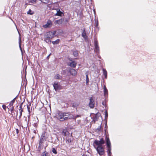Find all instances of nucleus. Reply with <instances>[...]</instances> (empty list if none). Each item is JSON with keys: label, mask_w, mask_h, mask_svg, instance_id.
I'll return each instance as SVG.
<instances>
[{"label": "nucleus", "mask_w": 156, "mask_h": 156, "mask_svg": "<svg viewBox=\"0 0 156 156\" xmlns=\"http://www.w3.org/2000/svg\"><path fill=\"white\" fill-rule=\"evenodd\" d=\"M11 115L14 116H17L18 115V112L16 111H13L11 112Z\"/></svg>", "instance_id": "obj_24"}, {"label": "nucleus", "mask_w": 156, "mask_h": 156, "mask_svg": "<svg viewBox=\"0 0 156 156\" xmlns=\"http://www.w3.org/2000/svg\"><path fill=\"white\" fill-rule=\"evenodd\" d=\"M44 41L46 42V43L51 42V41L50 39L51 38L49 37H46V36H45L44 35Z\"/></svg>", "instance_id": "obj_21"}, {"label": "nucleus", "mask_w": 156, "mask_h": 156, "mask_svg": "<svg viewBox=\"0 0 156 156\" xmlns=\"http://www.w3.org/2000/svg\"><path fill=\"white\" fill-rule=\"evenodd\" d=\"M67 132V130L66 129H63L62 130V135L64 136H66V133Z\"/></svg>", "instance_id": "obj_27"}, {"label": "nucleus", "mask_w": 156, "mask_h": 156, "mask_svg": "<svg viewBox=\"0 0 156 156\" xmlns=\"http://www.w3.org/2000/svg\"><path fill=\"white\" fill-rule=\"evenodd\" d=\"M105 143V141L103 138L100 139L99 140H95L93 144V145H94L95 146H102V145Z\"/></svg>", "instance_id": "obj_4"}, {"label": "nucleus", "mask_w": 156, "mask_h": 156, "mask_svg": "<svg viewBox=\"0 0 156 156\" xmlns=\"http://www.w3.org/2000/svg\"><path fill=\"white\" fill-rule=\"evenodd\" d=\"M16 132L17 134H18L19 133V129H16Z\"/></svg>", "instance_id": "obj_42"}, {"label": "nucleus", "mask_w": 156, "mask_h": 156, "mask_svg": "<svg viewBox=\"0 0 156 156\" xmlns=\"http://www.w3.org/2000/svg\"><path fill=\"white\" fill-rule=\"evenodd\" d=\"M41 138L43 139H45L46 140V137L45 136V133H43L42 135L41 136Z\"/></svg>", "instance_id": "obj_32"}, {"label": "nucleus", "mask_w": 156, "mask_h": 156, "mask_svg": "<svg viewBox=\"0 0 156 156\" xmlns=\"http://www.w3.org/2000/svg\"><path fill=\"white\" fill-rule=\"evenodd\" d=\"M105 140L106 143V146L108 148L107 152L108 156H111V146L110 141L109 137L107 135L105 136Z\"/></svg>", "instance_id": "obj_2"}, {"label": "nucleus", "mask_w": 156, "mask_h": 156, "mask_svg": "<svg viewBox=\"0 0 156 156\" xmlns=\"http://www.w3.org/2000/svg\"><path fill=\"white\" fill-rule=\"evenodd\" d=\"M21 36L20 34H19V47L21 50H22L21 48Z\"/></svg>", "instance_id": "obj_18"}, {"label": "nucleus", "mask_w": 156, "mask_h": 156, "mask_svg": "<svg viewBox=\"0 0 156 156\" xmlns=\"http://www.w3.org/2000/svg\"><path fill=\"white\" fill-rule=\"evenodd\" d=\"M32 122L33 126L35 127V128H37L38 126V124L39 122V120L38 118L35 117L32 118Z\"/></svg>", "instance_id": "obj_8"}, {"label": "nucleus", "mask_w": 156, "mask_h": 156, "mask_svg": "<svg viewBox=\"0 0 156 156\" xmlns=\"http://www.w3.org/2000/svg\"><path fill=\"white\" fill-rule=\"evenodd\" d=\"M13 111H15L14 110V108L13 106H12V108H11V112H12Z\"/></svg>", "instance_id": "obj_43"}, {"label": "nucleus", "mask_w": 156, "mask_h": 156, "mask_svg": "<svg viewBox=\"0 0 156 156\" xmlns=\"http://www.w3.org/2000/svg\"><path fill=\"white\" fill-rule=\"evenodd\" d=\"M57 118L61 121L67 120L73 118V115L69 112H59L56 115Z\"/></svg>", "instance_id": "obj_1"}, {"label": "nucleus", "mask_w": 156, "mask_h": 156, "mask_svg": "<svg viewBox=\"0 0 156 156\" xmlns=\"http://www.w3.org/2000/svg\"><path fill=\"white\" fill-rule=\"evenodd\" d=\"M56 33V31H49L47 32L46 33L44 34L45 36L46 37H48L51 39H52L54 38L55 36V34Z\"/></svg>", "instance_id": "obj_6"}, {"label": "nucleus", "mask_w": 156, "mask_h": 156, "mask_svg": "<svg viewBox=\"0 0 156 156\" xmlns=\"http://www.w3.org/2000/svg\"><path fill=\"white\" fill-rule=\"evenodd\" d=\"M19 122L22 126L23 125L27 126L28 124V122L27 121V118L24 116L22 119H19Z\"/></svg>", "instance_id": "obj_5"}, {"label": "nucleus", "mask_w": 156, "mask_h": 156, "mask_svg": "<svg viewBox=\"0 0 156 156\" xmlns=\"http://www.w3.org/2000/svg\"><path fill=\"white\" fill-rule=\"evenodd\" d=\"M29 106H27V109H28V112H29V113H30V108L29 107Z\"/></svg>", "instance_id": "obj_41"}, {"label": "nucleus", "mask_w": 156, "mask_h": 156, "mask_svg": "<svg viewBox=\"0 0 156 156\" xmlns=\"http://www.w3.org/2000/svg\"><path fill=\"white\" fill-rule=\"evenodd\" d=\"M69 72L73 76H75L77 74V72L75 69H70Z\"/></svg>", "instance_id": "obj_13"}, {"label": "nucleus", "mask_w": 156, "mask_h": 156, "mask_svg": "<svg viewBox=\"0 0 156 156\" xmlns=\"http://www.w3.org/2000/svg\"><path fill=\"white\" fill-rule=\"evenodd\" d=\"M16 100V98H14L9 103V105L11 106H13L14 103L15 102Z\"/></svg>", "instance_id": "obj_31"}, {"label": "nucleus", "mask_w": 156, "mask_h": 156, "mask_svg": "<svg viewBox=\"0 0 156 156\" xmlns=\"http://www.w3.org/2000/svg\"><path fill=\"white\" fill-rule=\"evenodd\" d=\"M75 105H75V103H73L72 107H75L76 106Z\"/></svg>", "instance_id": "obj_45"}, {"label": "nucleus", "mask_w": 156, "mask_h": 156, "mask_svg": "<svg viewBox=\"0 0 156 156\" xmlns=\"http://www.w3.org/2000/svg\"><path fill=\"white\" fill-rule=\"evenodd\" d=\"M3 108L6 111V108H7L6 106L5 105H3L2 106Z\"/></svg>", "instance_id": "obj_37"}, {"label": "nucleus", "mask_w": 156, "mask_h": 156, "mask_svg": "<svg viewBox=\"0 0 156 156\" xmlns=\"http://www.w3.org/2000/svg\"><path fill=\"white\" fill-rule=\"evenodd\" d=\"M27 14L32 15L34 13V12L33 11H32L31 9H29L28 11H27Z\"/></svg>", "instance_id": "obj_30"}, {"label": "nucleus", "mask_w": 156, "mask_h": 156, "mask_svg": "<svg viewBox=\"0 0 156 156\" xmlns=\"http://www.w3.org/2000/svg\"><path fill=\"white\" fill-rule=\"evenodd\" d=\"M102 104H103V105H104V103H103V102Z\"/></svg>", "instance_id": "obj_49"}, {"label": "nucleus", "mask_w": 156, "mask_h": 156, "mask_svg": "<svg viewBox=\"0 0 156 156\" xmlns=\"http://www.w3.org/2000/svg\"><path fill=\"white\" fill-rule=\"evenodd\" d=\"M37 0H30V1L32 3L36 2Z\"/></svg>", "instance_id": "obj_39"}, {"label": "nucleus", "mask_w": 156, "mask_h": 156, "mask_svg": "<svg viewBox=\"0 0 156 156\" xmlns=\"http://www.w3.org/2000/svg\"><path fill=\"white\" fill-rule=\"evenodd\" d=\"M73 55L74 57H77L79 55V51H78L76 50L73 51Z\"/></svg>", "instance_id": "obj_23"}, {"label": "nucleus", "mask_w": 156, "mask_h": 156, "mask_svg": "<svg viewBox=\"0 0 156 156\" xmlns=\"http://www.w3.org/2000/svg\"><path fill=\"white\" fill-rule=\"evenodd\" d=\"M55 4L53 3H51L50 4H49L47 5V6L51 9H56L54 6Z\"/></svg>", "instance_id": "obj_16"}, {"label": "nucleus", "mask_w": 156, "mask_h": 156, "mask_svg": "<svg viewBox=\"0 0 156 156\" xmlns=\"http://www.w3.org/2000/svg\"><path fill=\"white\" fill-rule=\"evenodd\" d=\"M68 141L69 142H70L71 143V139H68Z\"/></svg>", "instance_id": "obj_46"}, {"label": "nucleus", "mask_w": 156, "mask_h": 156, "mask_svg": "<svg viewBox=\"0 0 156 156\" xmlns=\"http://www.w3.org/2000/svg\"><path fill=\"white\" fill-rule=\"evenodd\" d=\"M54 89L55 91L60 90L62 89V86L58 82H55L53 84Z\"/></svg>", "instance_id": "obj_7"}, {"label": "nucleus", "mask_w": 156, "mask_h": 156, "mask_svg": "<svg viewBox=\"0 0 156 156\" xmlns=\"http://www.w3.org/2000/svg\"><path fill=\"white\" fill-rule=\"evenodd\" d=\"M101 126H98V127L97 128V130L98 131H101Z\"/></svg>", "instance_id": "obj_38"}, {"label": "nucleus", "mask_w": 156, "mask_h": 156, "mask_svg": "<svg viewBox=\"0 0 156 156\" xmlns=\"http://www.w3.org/2000/svg\"><path fill=\"white\" fill-rule=\"evenodd\" d=\"M59 75L58 74H57L55 76V78L56 79H59Z\"/></svg>", "instance_id": "obj_35"}, {"label": "nucleus", "mask_w": 156, "mask_h": 156, "mask_svg": "<svg viewBox=\"0 0 156 156\" xmlns=\"http://www.w3.org/2000/svg\"><path fill=\"white\" fill-rule=\"evenodd\" d=\"M60 41V39H57L56 41H52V43L53 44H57L59 43Z\"/></svg>", "instance_id": "obj_28"}, {"label": "nucleus", "mask_w": 156, "mask_h": 156, "mask_svg": "<svg viewBox=\"0 0 156 156\" xmlns=\"http://www.w3.org/2000/svg\"><path fill=\"white\" fill-rule=\"evenodd\" d=\"M52 152L53 153L55 154H56L57 153L56 150L54 148H52Z\"/></svg>", "instance_id": "obj_34"}, {"label": "nucleus", "mask_w": 156, "mask_h": 156, "mask_svg": "<svg viewBox=\"0 0 156 156\" xmlns=\"http://www.w3.org/2000/svg\"><path fill=\"white\" fill-rule=\"evenodd\" d=\"M98 114H96L94 116L93 118V121L94 122V123H95V122L98 120V119L99 117V116H98Z\"/></svg>", "instance_id": "obj_19"}, {"label": "nucleus", "mask_w": 156, "mask_h": 156, "mask_svg": "<svg viewBox=\"0 0 156 156\" xmlns=\"http://www.w3.org/2000/svg\"><path fill=\"white\" fill-rule=\"evenodd\" d=\"M86 83H88L89 82V79L88 77V75H86Z\"/></svg>", "instance_id": "obj_36"}, {"label": "nucleus", "mask_w": 156, "mask_h": 156, "mask_svg": "<svg viewBox=\"0 0 156 156\" xmlns=\"http://www.w3.org/2000/svg\"><path fill=\"white\" fill-rule=\"evenodd\" d=\"M105 117H107L108 116V112L107 111H105Z\"/></svg>", "instance_id": "obj_40"}, {"label": "nucleus", "mask_w": 156, "mask_h": 156, "mask_svg": "<svg viewBox=\"0 0 156 156\" xmlns=\"http://www.w3.org/2000/svg\"><path fill=\"white\" fill-rule=\"evenodd\" d=\"M48 154V153L46 151H44L42 153L41 156H46Z\"/></svg>", "instance_id": "obj_33"}, {"label": "nucleus", "mask_w": 156, "mask_h": 156, "mask_svg": "<svg viewBox=\"0 0 156 156\" xmlns=\"http://www.w3.org/2000/svg\"><path fill=\"white\" fill-rule=\"evenodd\" d=\"M41 2L45 4H47L49 2V0H39Z\"/></svg>", "instance_id": "obj_29"}, {"label": "nucleus", "mask_w": 156, "mask_h": 156, "mask_svg": "<svg viewBox=\"0 0 156 156\" xmlns=\"http://www.w3.org/2000/svg\"><path fill=\"white\" fill-rule=\"evenodd\" d=\"M50 55V54L47 57V58H49V57Z\"/></svg>", "instance_id": "obj_48"}, {"label": "nucleus", "mask_w": 156, "mask_h": 156, "mask_svg": "<svg viewBox=\"0 0 156 156\" xmlns=\"http://www.w3.org/2000/svg\"><path fill=\"white\" fill-rule=\"evenodd\" d=\"M103 74L105 76V78H107V72L105 69H103Z\"/></svg>", "instance_id": "obj_26"}, {"label": "nucleus", "mask_w": 156, "mask_h": 156, "mask_svg": "<svg viewBox=\"0 0 156 156\" xmlns=\"http://www.w3.org/2000/svg\"><path fill=\"white\" fill-rule=\"evenodd\" d=\"M23 104V103H22L20 105V106L19 107L20 113V115L19 117V119L21 118V117L22 115V112L23 111V108H22V106Z\"/></svg>", "instance_id": "obj_14"}, {"label": "nucleus", "mask_w": 156, "mask_h": 156, "mask_svg": "<svg viewBox=\"0 0 156 156\" xmlns=\"http://www.w3.org/2000/svg\"><path fill=\"white\" fill-rule=\"evenodd\" d=\"M80 117V115H77L76 116V118H77V117Z\"/></svg>", "instance_id": "obj_47"}, {"label": "nucleus", "mask_w": 156, "mask_h": 156, "mask_svg": "<svg viewBox=\"0 0 156 156\" xmlns=\"http://www.w3.org/2000/svg\"><path fill=\"white\" fill-rule=\"evenodd\" d=\"M94 46L95 47L94 50L96 52H98L99 50V47L98 46V42L97 40H94Z\"/></svg>", "instance_id": "obj_12"}, {"label": "nucleus", "mask_w": 156, "mask_h": 156, "mask_svg": "<svg viewBox=\"0 0 156 156\" xmlns=\"http://www.w3.org/2000/svg\"><path fill=\"white\" fill-rule=\"evenodd\" d=\"M46 140L45 139H43V138L42 139L40 138V139L39 140V147H42L43 146V144L44 142Z\"/></svg>", "instance_id": "obj_15"}, {"label": "nucleus", "mask_w": 156, "mask_h": 156, "mask_svg": "<svg viewBox=\"0 0 156 156\" xmlns=\"http://www.w3.org/2000/svg\"><path fill=\"white\" fill-rule=\"evenodd\" d=\"M104 96L106 97L108 95V91L105 86H104Z\"/></svg>", "instance_id": "obj_20"}, {"label": "nucleus", "mask_w": 156, "mask_h": 156, "mask_svg": "<svg viewBox=\"0 0 156 156\" xmlns=\"http://www.w3.org/2000/svg\"><path fill=\"white\" fill-rule=\"evenodd\" d=\"M82 36L84 38L86 39L87 38V35L86 34V33L85 31L84 30L83 32H82Z\"/></svg>", "instance_id": "obj_25"}, {"label": "nucleus", "mask_w": 156, "mask_h": 156, "mask_svg": "<svg viewBox=\"0 0 156 156\" xmlns=\"http://www.w3.org/2000/svg\"><path fill=\"white\" fill-rule=\"evenodd\" d=\"M94 146L100 156H101L104 154L105 153V151L103 146L96 147L94 145Z\"/></svg>", "instance_id": "obj_3"}, {"label": "nucleus", "mask_w": 156, "mask_h": 156, "mask_svg": "<svg viewBox=\"0 0 156 156\" xmlns=\"http://www.w3.org/2000/svg\"><path fill=\"white\" fill-rule=\"evenodd\" d=\"M68 59L70 61H71V62H72V61H73V60H72V58H69Z\"/></svg>", "instance_id": "obj_44"}, {"label": "nucleus", "mask_w": 156, "mask_h": 156, "mask_svg": "<svg viewBox=\"0 0 156 156\" xmlns=\"http://www.w3.org/2000/svg\"><path fill=\"white\" fill-rule=\"evenodd\" d=\"M64 19L62 18L61 19L56 20L55 22L58 24H60L64 22Z\"/></svg>", "instance_id": "obj_17"}, {"label": "nucleus", "mask_w": 156, "mask_h": 156, "mask_svg": "<svg viewBox=\"0 0 156 156\" xmlns=\"http://www.w3.org/2000/svg\"><path fill=\"white\" fill-rule=\"evenodd\" d=\"M94 102L93 98L91 97L90 99V102L89 103V106L91 108H93L94 107Z\"/></svg>", "instance_id": "obj_11"}, {"label": "nucleus", "mask_w": 156, "mask_h": 156, "mask_svg": "<svg viewBox=\"0 0 156 156\" xmlns=\"http://www.w3.org/2000/svg\"><path fill=\"white\" fill-rule=\"evenodd\" d=\"M62 13H63L60 11V9H57V13L55 14V15L59 16H62Z\"/></svg>", "instance_id": "obj_22"}, {"label": "nucleus", "mask_w": 156, "mask_h": 156, "mask_svg": "<svg viewBox=\"0 0 156 156\" xmlns=\"http://www.w3.org/2000/svg\"><path fill=\"white\" fill-rule=\"evenodd\" d=\"M52 25L51 21L50 20H48L46 24L44 25L43 27L45 28H47L51 27Z\"/></svg>", "instance_id": "obj_9"}, {"label": "nucleus", "mask_w": 156, "mask_h": 156, "mask_svg": "<svg viewBox=\"0 0 156 156\" xmlns=\"http://www.w3.org/2000/svg\"><path fill=\"white\" fill-rule=\"evenodd\" d=\"M67 65L68 66L72 68H75L77 65V63L74 61H72L71 62H68L67 63Z\"/></svg>", "instance_id": "obj_10"}]
</instances>
